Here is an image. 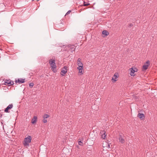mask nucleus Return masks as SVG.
Masks as SVG:
<instances>
[{"mask_svg":"<svg viewBox=\"0 0 157 157\" xmlns=\"http://www.w3.org/2000/svg\"><path fill=\"white\" fill-rule=\"evenodd\" d=\"M55 62V60L52 59H50L49 61V63L51 66V69L53 72L55 73L57 71L56 67Z\"/></svg>","mask_w":157,"mask_h":157,"instance_id":"nucleus-1","label":"nucleus"},{"mask_svg":"<svg viewBox=\"0 0 157 157\" xmlns=\"http://www.w3.org/2000/svg\"><path fill=\"white\" fill-rule=\"evenodd\" d=\"M32 137L31 136H28L27 137L24 139V142L23 143L25 146H28L29 144L31 142Z\"/></svg>","mask_w":157,"mask_h":157,"instance_id":"nucleus-2","label":"nucleus"},{"mask_svg":"<svg viewBox=\"0 0 157 157\" xmlns=\"http://www.w3.org/2000/svg\"><path fill=\"white\" fill-rule=\"evenodd\" d=\"M129 71H130V75L131 76H134L135 75L134 73L137 71V68L134 67H132L129 69Z\"/></svg>","mask_w":157,"mask_h":157,"instance_id":"nucleus-3","label":"nucleus"},{"mask_svg":"<svg viewBox=\"0 0 157 157\" xmlns=\"http://www.w3.org/2000/svg\"><path fill=\"white\" fill-rule=\"evenodd\" d=\"M68 67L66 66H64L62 68L61 72V75L62 76H63L66 74L67 71Z\"/></svg>","mask_w":157,"mask_h":157,"instance_id":"nucleus-4","label":"nucleus"},{"mask_svg":"<svg viewBox=\"0 0 157 157\" xmlns=\"http://www.w3.org/2000/svg\"><path fill=\"white\" fill-rule=\"evenodd\" d=\"M119 142L121 143H124L125 142L124 137L123 134L119 135L118 138Z\"/></svg>","mask_w":157,"mask_h":157,"instance_id":"nucleus-5","label":"nucleus"},{"mask_svg":"<svg viewBox=\"0 0 157 157\" xmlns=\"http://www.w3.org/2000/svg\"><path fill=\"white\" fill-rule=\"evenodd\" d=\"M150 65V61L149 60H147L143 66L142 68L143 69L145 70H146L147 69L148 67Z\"/></svg>","mask_w":157,"mask_h":157,"instance_id":"nucleus-6","label":"nucleus"},{"mask_svg":"<svg viewBox=\"0 0 157 157\" xmlns=\"http://www.w3.org/2000/svg\"><path fill=\"white\" fill-rule=\"evenodd\" d=\"M13 84V82L10 80H6L5 81V85L10 86Z\"/></svg>","mask_w":157,"mask_h":157,"instance_id":"nucleus-7","label":"nucleus"},{"mask_svg":"<svg viewBox=\"0 0 157 157\" xmlns=\"http://www.w3.org/2000/svg\"><path fill=\"white\" fill-rule=\"evenodd\" d=\"M13 105L12 104H10L5 109V112L10 113V111H9V110L13 108Z\"/></svg>","mask_w":157,"mask_h":157,"instance_id":"nucleus-8","label":"nucleus"},{"mask_svg":"<svg viewBox=\"0 0 157 157\" xmlns=\"http://www.w3.org/2000/svg\"><path fill=\"white\" fill-rule=\"evenodd\" d=\"M105 131H101L100 132V135L101 136V138L103 139H105L106 137Z\"/></svg>","mask_w":157,"mask_h":157,"instance_id":"nucleus-9","label":"nucleus"},{"mask_svg":"<svg viewBox=\"0 0 157 157\" xmlns=\"http://www.w3.org/2000/svg\"><path fill=\"white\" fill-rule=\"evenodd\" d=\"M118 76L119 75H118V73H116L112 78V80L113 81H114V82H115L117 81V78Z\"/></svg>","mask_w":157,"mask_h":157,"instance_id":"nucleus-10","label":"nucleus"},{"mask_svg":"<svg viewBox=\"0 0 157 157\" xmlns=\"http://www.w3.org/2000/svg\"><path fill=\"white\" fill-rule=\"evenodd\" d=\"M25 79L22 78L18 79V80H15L16 83H23L25 82Z\"/></svg>","mask_w":157,"mask_h":157,"instance_id":"nucleus-11","label":"nucleus"},{"mask_svg":"<svg viewBox=\"0 0 157 157\" xmlns=\"http://www.w3.org/2000/svg\"><path fill=\"white\" fill-rule=\"evenodd\" d=\"M137 116L141 120L144 119L145 118L144 115L143 113H139Z\"/></svg>","mask_w":157,"mask_h":157,"instance_id":"nucleus-12","label":"nucleus"},{"mask_svg":"<svg viewBox=\"0 0 157 157\" xmlns=\"http://www.w3.org/2000/svg\"><path fill=\"white\" fill-rule=\"evenodd\" d=\"M69 50L71 51V52L74 51L75 50V46L74 45H71L69 47Z\"/></svg>","mask_w":157,"mask_h":157,"instance_id":"nucleus-13","label":"nucleus"},{"mask_svg":"<svg viewBox=\"0 0 157 157\" xmlns=\"http://www.w3.org/2000/svg\"><path fill=\"white\" fill-rule=\"evenodd\" d=\"M37 117L34 116L31 122L32 124H34L36 123L37 121Z\"/></svg>","mask_w":157,"mask_h":157,"instance_id":"nucleus-14","label":"nucleus"},{"mask_svg":"<svg viewBox=\"0 0 157 157\" xmlns=\"http://www.w3.org/2000/svg\"><path fill=\"white\" fill-rule=\"evenodd\" d=\"M77 63L78 66L83 65V63L81 61V59L80 58L78 59L77 60Z\"/></svg>","mask_w":157,"mask_h":157,"instance_id":"nucleus-15","label":"nucleus"},{"mask_svg":"<svg viewBox=\"0 0 157 157\" xmlns=\"http://www.w3.org/2000/svg\"><path fill=\"white\" fill-rule=\"evenodd\" d=\"M102 33L103 35H104L105 36H107L109 34L108 32L105 30H103L102 32Z\"/></svg>","mask_w":157,"mask_h":157,"instance_id":"nucleus-16","label":"nucleus"},{"mask_svg":"<svg viewBox=\"0 0 157 157\" xmlns=\"http://www.w3.org/2000/svg\"><path fill=\"white\" fill-rule=\"evenodd\" d=\"M78 66L77 67V69L79 70V71H81V70H82L83 69V65L82 66Z\"/></svg>","mask_w":157,"mask_h":157,"instance_id":"nucleus-17","label":"nucleus"},{"mask_svg":"<svg viewBox=\"0 0 157 157\" xmlns=\"http://www.w3.org/2000/svg\"><path fill=\"white\" fill-rule=\"evenodd\" d=\"M49 117V115L47 114H45L43 116L44 119L47 118Z\"/></svg>","mask_w":157,"mask_h":157,"instance_id":"nucleus-18","label":"nucleus"},{"mask_svg":"<svg viewBox=\"0 0 157 157\" xmlns=\"http://www.w3.org/2000/svg\"><path fill=\"white\" fill-rule=\"evenodd\" d=\"M90 5V4L89 3H86L85 2H84L83 6H87Z\"/></svg>","mask_w":157,"mask_h":157,"instance_id":"nucleus-19","label":"nucleus"},{"mask_svg":"<svg viewBox=\"0 0 157 157\" xmlns=\"http://www.w3.org/2000/svg\"><path fill=\"white\" fill-rule=\"evenodd\" d=\"M34 85V84L33 83H31L29 84V87L30 88H32Z\"/></svg>","mask_w":157,"mask_h":157,"instance_id":"nucleus-20","label":"nucleus"},{"mask_svg":"<svg viewBox=\"0 0 157 157\" xmlns=\"http://www.w3.org/2000/svg\"><path fill=\"white\" fill-rule=\"evenodd\" d=\"M43 122L44 123H46L47 122V121L46 119H44L43 120Z\"/></svg>","mask_w":157,"mask_h":157,"instance_id":"nucleus-21","label":"nucleus"},{"mask_svg":"<svg viewBox=\"0 0 157 157\" xmlns=\"http://www.w3.org/2000/svg\"><path fill=\"white\" fill-rule=\"evenodd\" d=\"M78 144L81 146H82L83 144L81 141H80L78 142Z\"/></svg>","mask_w":157,"mask_h":157,"instance_id":"nucleus-22","label":"nucleus"},{"mask_svg":"<svg viewBox=\"0 0 157 157\" xmlns=\"http://www.w3.org/2000/svg\"><path fill=\"white\" fill-rule=\"evenodd\" d=\"M82 70H81V71H79L78 73H79L80 75H82L83 74Z\"/></svg>","mask_w":157,"mask_h":157,"instance_id":"nucleus-23","label":"nucleus"},{"mask_svg":"<svg viewBox=\"0 0 157 157\" xmlns=\"http://www.w3.org/2000/svg\"><path fill=\"white\" fill-rule=\"evenodd\" d=\"M71 11L70 10H69L67 13H66V15H67L68 14H69L70 12H71Z\"/></svg>","mask_w":157,"mask_h":157,"instance_id":"nucleus-24","label":"nucleus"},{"mask_svg":"<svg viewBox=\"0 0 157 157\" xmlns=\"http://www.w3.org/2000/svg\"><path fill=\"white\" fill-rule=\"evenodd\" d=\"M129 26L130 27H132L133 26V25L132 24V23H130V24L129 25Z\"/></svg>","mask_w":157,"mask_h":157,"instance_id":"nucleus-25","label":"nucleus"},{"mask_svg":"<svg viewBox=\"0 0 157 157\" xmlns=\"http://www.w3.org/2000/svg\"><path fill=\"white\" fill-rule=\"evenodd\" d=\"M105 144H107V145H108V148H109L110 147V145H109L108 144V143H107V142H105Z\"/></svg>","mask_w":157,"mask_h":157,"instance_id":"nucleus-26","label":"nucleus"},{"mask_svg":"<svg viewBox=\"0 0 157 157\" xmlns=\"http://www.w3.org/2000/svg\"><path fill=\"white\" fill-rule=\"evenodd\" d=\"M33 0H32V1H33Z\"/></svg>","mask_w":157,"mask_h":157,"instance_id":"nucleus-27","label":"nucleus"}]
</instances>
